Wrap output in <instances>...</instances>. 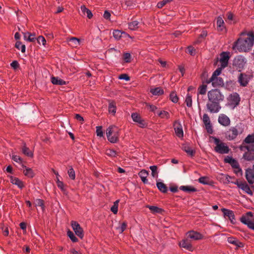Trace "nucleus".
<instances>
[{
    "instance_id": "1",
    "label": "nucleus",
    "mask_w": 254,
    "mask_h": 254,
    "mask_svg": "<svg viewBox=\"0 0 254 254\" xmlns=\"http://www.w3.org/2000/svg\"><path fill=\"white\" fill-rule=\"evenodd\" d=\"M208 102L206 107L209 112L211 113H216L219 112L221 108L220 103L223 101L224 95L217 89H212L207 93Z\"/></svg>"
},
{
    "instance_id": "2",
    "label": "nucleus",
    "mask_w": 254,
    "mask_h": 254,
    "mask_svg": "<svg viewBox=\"0 0 254 254\" xmlns=\"http://www.w3.org/2000/svg\"><path fill=\"white\" fill-rule=\"evenodd\" d=\"M254 44V35L248 34L245 38H239L235 42L233 49H237L239 52H247L252 49Z\"/></svg>"
},
{
    "instance_id": "3",
    "label": "nucleus",
    "mask_w": 254,
    "mask_h": 254,
    "mask_svg": "<svg viewBox=\"0 0 254 254\" xmlns=\"http://www.w3.org/2000/svg\"><path fill=\"white\" fill-rule=\"evenodd\" d=\"M106 135L108 140L110 142L116 143L119 140V129L115 126H110L106 130Z\"/></svg>"
},
{
    "instance_id": "4",
    "label": "nucleus",
    "mask_w": 254,
    "mask_h": 254,
    "mask_svg": "<svg viewBox=\"0 0 254 254\" xmlns=\"http://www.w3.org/2000/svg\"><path fill=\"white\" fill-rule=\"evenodd\" d=\"M213 139L214 143L216 145L214 150L216 152L220 154H227L229 152V147L227 144L220 140L219 139L215 137H211Z\"/></svg>"
},
{
    "instance_id": "5",
    "label": "nucleus",
    "mask_w": 254,
    "mask_h": 254,
    "mask_svg": "<svg viewBox=\"0 0 254 254\" xmlns=\"http://www.w3.org/2000/svg\"><path fill=\"white\" fill-rule=\"evenodd\" d=\"M245 148L247 150V152L243 154V158L247 161H254V148L251 145H248L245 147H241V149Z\"/></svg>"
},
{
    "instance_id": "6",
    "label": "nucleus",
    "mask_w": 254,
    "mask_h": 254,
    "mask_svg": "<svg viewBox=\"0 0 254 254\" xmlns=\"http://www.w3.org/2000/svg\"><path fill=\"white\" fill-rule=\"evenodd\" d=\"M246 62V59L244 57L238 56L234 59L233 64L240 71L245 65Z\"/></svg>"
},
{
    "instance_id": "7",
    "label": "nucleus",
    "mask_w": 254,
    "mask_h": 254,
    "mask_svg": "<svg viewBox=\"0 0 254 254\" xmlns=\"http://www.w3.org/2000/svg\"><path fill=\"white\" fill-rule=\"evenodd\" d=\"M240 133H241V132L238 130L237 127H232L225 133L226 137L229 140H232L235 139Z\"/></svg>"
},
{
    "instance_id": "8",
    "label": "nucleus",
    "mask_w": 254,
    "mask_h": 254,
    "mask_svg": "<svg viewBox=\"0 0 254 254\" xmlns=\"http://www.w3.org/2000/svg\"><path fill=\"white\" fill-rule=\"evenodd\" d=\"M234 184L245 192L251 195H253L252 191L251 190L249 186L246 183L237 181L236 182H235Z\"/></svg>"
},
{
    "instance_id": "9",
    "label": "nucleus",
    "mask_w": 254,
    "mask_h": 254,
    "mask_svg": "<svg viewBox=\"0 0 254 254\" xmlns=\"http://www.w3.org/2000/svg\"><path fill=\"white\" fill-rule=\"evenodd\" d=\"M229 58V52H223L220 54L219 61L222 68H225L227 66Z\"/></svg>"
},
{
    "instance_id": "10",
    "label": "nucleus",
    "mask_w": 254,
    "mask_h": 254,
    "mask_svg": "<svg viewBox=\"0 0 254 254\" xmlns=\"http://www.w3.org/2000/svg\"><path fill=\"white\" fill-rule=\"evenodd\" d=\"M174 128L176 134L180 138H182L184 136V132L181 122L176 121L174 124Z\"/></svg>"
},
{
    "instance_id": "11",
    "label": "nucleus",
    "mask_w": 254,
    "mask_h": 254,
    "mask_svg": "<svg viewBox=\"0 0 254 254\" xmlns=\"http://www.w3.org/2000/svg\"><path fill=\"white\" fill-rule=\"evenodd\" d=\"M228 100L231 105L236 107L239 104L240 98L238 93H234L229 96Z\"/></svg>"
},
{
    "instance_id": "12",
    "label": "nucleus",
    "mask_w": 254,
    "mask_h": 254,
    "mask_svg": "<svg viewBox=\"0 0 254 254\" xmlns=\"http://www.w3.org/2000/svg\"><path fill=\"white\" fill-rule=\"evenodd\" d=\"M71 226L75 234L80 238L82 239L84 237L83 230L79 223H71Z\"/></svg>"
},
{
    "instance_id": "13",
    "label": "nucleus",
    "mask_w": 254,
    "mask_h": 254,
    "mask_svg": "<svg viewBox=\"0 0 254 254\" xmlns=\"http://www.w3.org/2000/svg\"><path fill=\"white\" fill-rule=\"evenodd\" d=\"M179 245L181 248H184L190 252H192L193 250L191 242L188 238L181 241L179 243Z\"/></svg>"
},
{
    "instance_id": "14",
    "label": "nucleus",
    "mask_w": 254,
    "mask_h": 254,
    "mask_svg": "<svg viewBox=\"0 0 254 254\" xmlns=\"http://www.w3.org/2000/svg\"><path fill=\"white\" fill-rule=\"evenodd\" d=\"M67 42L69 46L72 48H77L80 46L81 41L76 37H71L67 39Z\"/></svg>"
},
{
    "instance_id": "15",
    "label": "nucleus",
    "mask_w": 254,
    "mask_h": 254,
    "mask_svg": "<svg viewBox=\"0 0 254 254\" xmlns=\"http://www.w3.org/2000/svg\"><path fill=\"white\" fill-rule=\"evenodd\" d=\"M246 178L250 184L254 183V171L253 169L248 168L246 170Z\"/></svg>"
},
{
    "instance_id": "16",
    "label": "nucleus",
    "mask_w": 254,
    "mask_h": 254,
    "mask_svg": "<svg viewBox=\"0 0 254 254\" xmlns=\"http://www.w3.org/2000/svg\"><path fill=\"white\" fill-rule=\"evenodd\" d=\"M218 121L220 124L225 127L228 126L230 124V119L224 114L220 115Z\"/></svg>"
},
{
    "instance_id": "17",
    "label": "nucleus",
    "mask_w": 254,
    "mask_h": 254,
    "mask_svg": "<svg viewBox=\"0 0 254 254\" xmlns=\"http://www.w3.org/2000/svg\"><path fill=\"white\" fill-rule=\"evenodd\" d=\"M188 238L192 240H199L202 238V235L196 231H190L187 233Z\"/></svg>"
},
{
    "instance_id": "18",
    "label": "nucleus",
    "mask_w": 254,
    "mask_h": 254,
    "mask_svg": "<svg viewBox=\"0 0 254 254\" xmlns=\"http://www.w3.org/2000/svg\"><path fill=\"white\" fill-rule=\"evenodd\" d=\"M9 178L10 182L13 185H16L19 189H22L24 187V183L18 178L13 176H10Z\"/></svg>"
},
{
    "instance_id": "19",
    "label": "nucleus",
    "mask_w": 254,
    "mask_h": 254,
    "mask_svg": "<svg viewBox=\"0 0 254 254\" xmlns=\"http://www.w3.org/2000/svg\"><path fill=\"white\" fill-rule=\"evenodd\" d=\"M225 217H228L231 222L235 220V215L233 211L226 208L221 209Z\"/></svg>"
},
{
    "instance_id": "20",
    "label": "nucleus",
    "mask_w": 254,
    "mask_h": 254,
    "mask_svg": "<svg viewBox=\"0 0 254 254\" xmlns=\"http://www.w3.org/2000/svg\"><path fill=\"white\" fill-rule=\"evenodd\" d=\"M131 118L134 122L138 123L140 127H143L145 126V124L144 121L141 120L140 117L137 113H132Z\"/></svg>"
},
{
    "instance_id": "21",
    "label": "nucleus",
    "mask_w": 254,
    "mask_h": 254,
    "mask_svg": "<svg viewBox=\"0 0 254 254\" xmlns=\"http://www.w3.org/2000/svg\"><path fill=\"white\" fill-rule=\"evenodd\" d=\"M80 14L82 16H85L89 18L90 19L92 17L93 14L91 12V11L86 7V6L84 5H82L80 7Z\"/></svg>"
},
{
    "instance_id": "22",
    "label": "nucleus",
    "mask_w": 254,
    "mask_h": 254,
    "mask_svg": "<svg viewBox=\"0 0 254 254\" xmlns=\"http://www.w3.org/2000/svg\"><path fill=\"white\" fill-rule=\"evenodd\" d=\"M224 162L231 165L233 168L238 167L239 165L238 161L231 156H227L224 159Z\"/></svg>"
},
{
    "instance_id": "23",
    "label": "nucleus",
    "mask_w": 254,
    "mask_h": 254,
    "mask_svg": "<svg viewBox=\"0 0 254 254\" xmlns=\"http://www.w3.org/2000/svg\"><path fill=\"white\" fill-rule=\"evenodd\" d=\"M249 78L248 75L241 73L238 78V81L243 86H246L249 82Z\"/></svg>"
},
{
    "instance_id": "24",
    "label": "nucleus",
    "mask_w": 254,
    "mask_h": 254,
    "mask_svg": "<svg viewBox=\"0 0 254 254\" xmlns=\"http://www.w3.org/2000/svg\"><path fill=\"white\" fill-rule=\"evenodd\" d=\"M34 205L37 207L38 211H41L42 212H44L45 206L44 201L41 199H36L34 201Z\"/></svg>"
},
{
    "instance_id": "25",
    "label": "nucleus",
    "mask_w": 254,
    "mask_h": 254,
    "mask_svg": "<svg viewBox=\"0 0 254 254\" xmlns=\"http://www.w3.org/2000/svg\"><path fill=\"white\" fill-rule=\"evenodd\" d=\"M253 214L251 212H248L244 215L241 218V222H252Z\"/></svg>"
},
{
    "instance_id": "26",
    "label": "nucleus",
    "mask_w": 254,
    "mask_h": 254,
    "mask_svg": "<svg viewBox=\"0 0 254 254\" xmlns=\"http://www.w3.org/2000/svg\"><path fill=\"white\" fill-rule=\"evenodd\" d=\"M51 82L54 85H65L67 82L59 77H51Z\"/></svg>"
},
{
    "instance_id": "27",
    "label": "nucleus",
    "mask_w": 254,
    "mask_h": 254,
    "mask_svg": "<svg viewBox=\"0 0 254 254\" xmlns=\"http://www.w3.org/2000/svg\"><path fill=\"white\" fill-rule=\"evenodd\" d=\"M228 242L230 244L235 245L237 248H242L244 247V244L242 242L233 237H229L228 238Z\"/></svg>"
},
{
    "instance_id": "28",
    "label": "nucleus",
    "mask_w": 254,
    "mask_h": 254,
    "mask_svg": "<svg viewBox=\"0 0 254 254\" xmlns=\"http://www.w3.org/2000/svg\"><path fill=\"white\" fill-rule=\"evenodd\" d=\"M209 82L212 83V85L214 87H217L223 85V80L221 77L210 79Z\"/></svg>"
},
{
    "instance_id": "29",
    "label": "nucleus",
    "mask_w": 254,
    "mask_h": 254,
    "mask_svg": "<svg viewBox=\"0 0 254 254\" xmlns=\"http://www.w3.org/2000/svg\"><path fill=\"white\" fill-rule=\"evenodd\" d=\"M138 175L144 184L148 183L147 177L148 175V172L147 171L145 170H142L138 173Z\"/></svg>"
},
{
    "instance_id": "30",
    "label": "nucleus",
    "mask_w": 254,
    "mask_h": 254,
    "mask_svg": "<svg viewBox=\"0 0 254 254\" xmlns=\"http://www.w3.org/2000/svg\"><path fill=\"white\" fill-rule=\"evenodd\" d=\"M22 152L25 155L29 157L33 156V151L30 150L29 148L26 146V144L24 143L21 148Z\"/></svg>"
},
{
    "instance_id": "31",
    "label": "nucleus",
    "mask_w": 254,
    "mask_h": 254,
    "mask_svg": "<svg viewBox=\"0 0 254 254\" xmlns=\"http://www.w3.org/2000/svg\"><path fill=\"white\" fill-rule=\"evenodd\" d=\"M24 39L27 41L33 42L35 40V34H31L29 32H26L23 33Z\"/></svg>"
},
{
    "instance_id": "32",
    "label": "nucleus",
    "mask_w": 254,
    "mask_h": 254,
    "mask_svg": "<svg viewBox=\"0 0 254 254\" xmlns=\"http://www.w3.org/2000/svg\"><path fill=\"white\" fill-rule=\"evenodd\" d=\"M180 189L183 191L186 192H195L197 190L192 186H182L180 187Z\"/></svg>"
},
{
    "instance_id": "33",
    "label": "nucleus",
    "mask_w": 254,
    "mask_h": 254,
    "mask_svg": "<svg viewBox=\"0 0 254 254\" xmlns=\"http://www.w3.org/2000/svg\"><path fill=\"white\" fill-rule=\"evenodd\" d=\"M150 92L153 95L159 96L164 94L163 90L160 87H156L150 89Z\"/></svg>"
},
{
    "instance_id": "34",
    "label": "nucleus",
    "mask_w": 254,
    "mask_h": 254,
    "mask_svg": "<svg viewBox=\"0 0 254 254\" xmlns=\"http://www.w3.org/2000/svg\"><path fill=\"white\" fill-rule=\"evenodd\" d=\"M139 22L136 20L128 23V28L131 30H136L139 28Z\"/></svg>"
},
{
    "instance_id": "35",
    "label": "nucleus",
    "mask_w": 254,
    "mask_h": 254,
    "mask_svg": "<svg viewBox=\"0 0 254 254\" xmlns=\"http://www.w3.org/2000/svg\"><path fill=\"white\" fill-rule=\"evenodd\" d=\"M157 115L161 119H168L170 118V114L166 111H159L157 112Z\"/></svg>"
},
{
    "instance_id": "36",
    "label": "nucleus",
    "mask_w": 254,
    "mask_h": 254,
    "mask_svg": "<svg viewBox=\"0 0 254 254\" xmlns=\"http://www.w3.org/2000/svg\"><path fill=\"white\" fill-rule=\"evenodd\" d=\"M24 167L25 168L23 170L24 175L29 178H33L34 176L33 170L31 168H27L26 166Z\"/></svg>"
},
{
    "instance_id": "37",
    "label": "nucleus",
    "mask_w": 254,
    "mask_h": 254,
    "mask_svg": "<svg viewBox=\"0 0 254 254\" xmlns=\"http://www.w3.org/2000/svg\"><path fill=\"white\" fill-rule=\"evenodd\" d=\"M156 186L158 190L161 192L165 193L167 191V187L162 182H157Z\"/></svg>"
},
{
    "instance_id": "38",
    "label": "nucleus",
    "mask_w": 254,
    "mask_h": 254,
    "mask_svg": "<svg viewBox=\"0 0 254 254\" xmlns=\"http://www.w3.org/2000/svg\"><path fill=\"white\" fill-rule=\"evenodd\" d=\"M109 112L113 115H115L116 113V106L115 102H110L109 104Z\"/></svg>"
},
{
    "instance_id": "39",
    "label": "nucleus",
    "mask_w": 254,
    "mask_h": 254,
    "mask_svg": "<svg viewBox=\"0 0 254 254\" xmlns=\"http://www.w3.org/2000/svg\"><path fill=\"white\" fill-rule=\"evenodd\" d=\"M224 22L221 17H218L217 20V26L219 30H222L224 28Z\"/></svg>"
},
{
    "instance_id": "40",
    "label": "nucleus",
    "mask_w": 254,
    "mask_h": 254,
    "mask_svg": "<svg viewBox=\"0 0 254 254\" xmlns=\"http://www.w3.org/2000/svg\"><path fill=\"white\" fill-rule=\"evenodd\" d=\"M147 207L153 213H160L162 211V209L156 206H147Z\"/></svg>"
},
{
    "instance_id": "41",
    "label": "nucleus",
    "mask_w": 254,
    "mask_h": 254,
    "mask_svg": "<svg viewBox=\"0 0 254 254\" xmlns=\"http://www.w3.org/2000/svg\"><path fill=\"white\" fill-rule=\"evenodd\" d=\"M121 224L120 226L115 227V228L118 233L121 234L122 233L125 229L127 228V224L126 223H119Z\"/></svg>"
},
{
    "instance_id": "42",
    "label": "nucleus",
    "mask_w": 254,
    "mask_h": 254,
    "mask_svg": "<svg viewBox=\"0 0 254 254\" xmlns=\"http://www.w3.org/2000/svg\"><path fill=\"white\" fill-rule=\"evenodd\" d=\"M113 36L114 37L117 39H119L121 37L123 34L127 35L125 32H122L120 30H116L113 32Z\"/></svg>"
},
{
    "instance_id": "43",
    "label": "nucleus",
    "mask_w": 254,
    "mask_h": 254,
    "mask_svg": "<svg viewBox=\"0 0 254 254\" xmlns=\"http://www.w3.org/2000/svg\"><path fill=\"white\" fill-rule=\"evenodd\" d=\"M150 169L151 170V175L153 178H157L158 177V172H157V167L156 166L153 165L149 167Z\"/></svg>"
},
{
    "instance_id": "44",
    "label": "nucleus",
    "mask_w": 254,
    "mask_h": 254,
    "mask_svg": "<svg viewBox=\"0 0 254 254\" xmlns=\"http://www.w3.org/2000/svg\"><path fill=\"white\" fill-rule=\"evenodd\" d=\"M119 202V200H117L114 202L113 205L111 208V210L114 214H117L118 211V204Z\"/></svg>"
},
{
    "instance_id": "45",
    "label": "nucleus",
    "mask_w": 254,
    "mask_h": 254,
    "mask_svg": "<svg viewBox=\"0 0 254 254\" xmlns=\"http://www.w3.org/2000/svg\"><path fill=\"white\" fill-rule=\"evenodd\" d=\"M207 90V85L203 84L201 85L198 89V94L204 95Z\"/></svg>"
},
{
    "instance_id": "46",
    "label": "nucleus",
    "mask_w": 254,
    "mask_h": 254,
    "mask_svg": "<svg viewBox=\"0 0 254 254\" xmlns=\"http://www.w3.org/2000/svg\"><path fill=\"white\" fill-rule=\"evenodd\" d=\"M224 68H222V66H221L220 67L218 68L213 73L210 79H214L215 78H217L218 76L220 75L221 73L222 69Z\"/></svg>"
},
{
    "instance_id": "47",
    "label": "nucleus",
    "mask_w": 254,
    "mask_h": 254,
    "mask_svg": "<svg viewBox=\"0 0 254 254\" xmlns=\"http://www.w3.org/2000/svg\"><path fill=\"white\" fill-rule=\"evenodd\" d=\"M15 47L18 50H21V52L24 53L25 52V46L22 45L20 42H17L15 44Z\"/></svg>"
},
{
    "instance_id": "48",
    "label": "nucleus",
    "mask_w": 254,
    "mask_h": 254,
    "mask_svg": "<svg viewBox=\"0 0 254 254\" xmlns=\"http://www.w3.org/2000/svg\"><path fill=\"white\" fill-rule=\"evenodd\" d=\"M185 102L186 103V105L188 107H191L192 106V99H191V96L188 94L186 96V100H185Z\"/></svg>"
},
{
    "instance_id": "49",
    "label": "nucleus",
    "mask_w": 254,
    "mask_h": 254,
    "mask_svg": "<svg viewBox=\"0 0 254 254\" xmlns=\"http://www.w3.org/2000/svg\"><path fill=\"white\" fill-rule=\"evenodd\" d=\"M67 235L73 242H77V238L75 236L74 234L71 231L68 230L67 232Z\"/></svg>"
},
{
    "instance_id": "50",
    "label": "nucleus",
    "mask_w": 254,
    "mask_h": 254,
    "mask_svg": "<svg viewBox=\"0 0 254 254\" xmlns=\"http://www.w3.org/2000/svg\"><path fill=\"white\" fill-rule=\"evenodd\" d=\"M244 141L247 143H254V134L248 135Z\"/></svg>"
},
{
    "instance_id": "51",
    "label": "nucleus",
    "mask_w": 254,
    "mask_h": 254,
    "mask_svg": "<svg viewBox=\"0 0 254 254\" xmlns=\"http://www.w3.org/2000/svg\"><path fill=\"white\" fill-rule=\"evenodd\" d=\"M198 182L199 183L203 185H208L209 184V179L206 177H201L199 178Z\"/></svg>"
},
{
    "instance_id": "52",
    "label": "nucleus",
    "mask_w": 254,
    "mask_h": 254,
    "mask_svg": "<svg viewBox=\"0 0 254 254\" xmlns=\"http://www.w3.org/2000/svg\"><path fill=\"white\" fill-rule=\"evenodd\" d=\"M170 100L173 102V103H177L178 101V97L175 92H172L170 95Z\"/></svg>"
},
{
    "instance_id": "53",
    "label": "nucleus",
    "mask_w": 254,
    "mask_h": 254,
    "mask_svg": "<svg viewBox=\"0 0 254 254\" xmlns=\"http://www.w3.org/2000/svg\"><path fill=\"white\" fill-rule=\"evenodd\" d=\"M37 42L39 44H42L44 46H45L46 44V40L43 36H38L37 39Z\"/></svg>"
},
{
    "instance_id": "54",
    "label": "nucleus",
    "mask_w": 254,
    "mask_h": 254,
    "mask_svg": "<svg viewBox=\"0 0 254 254\" xmlns=\"http://www.w3.org/2000/svg\"><path fill=\"white\" fill-rule=\"evenodd\" d=\"M105 153L107 155L110 157H115L117 155V152L111 149H107Z\"/></svg>"
},
{
    "instance_id": "55",
    "label": "nucleus",
    "mask_w": 254,
    "mask_h": 254,
    "mask_svg": "<svg viewBox=\"0 0 254 254\" xmlns=\"http://www.w3.org/2000/svg\"><path fill=\"white\" fill-rule=\"evenodd\" d=\"M67 174L69 178L72 180H74L75 178V172L73 169L71 167L67 171Z\"/></svg>"
},
{
    "instance_id": "56",
    "label": "nucleus",
    "mask_w": 254,
    "mask_h": 254,
    "mask_svg": "<svg viewBox=\"0 0 254 254\" xmlns=\"http://www.w3.org/2000/svg\"><path fill=\"white\" fill-rule=\"evenodd\" d=\"M202 120L205 126L211 124L209 117L206 114L203 115Z\"/></svg>"
},
{
    "instance_id": "57",
    "label": "nucleus",
    "mask_w": 254,
    "mask_h": 254,
    "mask_svg": "<svg viewBox=\"0 0 254 254\" xmlns=\"http://www.w3.org/2000/svg\"><path fill=\"white\" fill-rule=\"evenodd\" d=\"M184 150L187 152L189 155L192 156L193 154V151L189 146H185L183 147Z\"/></svg>"
},
{
    "instance_id": "58",
    "label": "nucleus",
    "mask_w": 254,
    "mask_h": 254,
    "mask_svg": "<svg viewBox=\"0 0 254 254\" xmlns=\"http://www.w3.org/2000/svg\"><path fill=\"white\" fill-rule=\"evenodd\" d=\"M146 106L149 108L150 111L157 114V112L158 111H157L158 108L157 106L149 104H147Z\"/></svg>"
},
{
    "instance_id": "59",
    "label": "nucleus",
    "mask_w": 254,
    "mask_h": 254,
    "mask_svg": "<svg viewBox=\"0 0 254 254\" xmlns=\"http://www.w3.org/2000/svg\"><path fill=\"white\" fill-rule=\"evenodd\" d=\"M57 184L58 187L63 191H64V184L63 182L60 180L59 178L57 179Z\"/></svg>"
},
{
    "instance_id": "60",
    "label": "nucleus",
    "mask_w": 254,
    "mask_h": 254,
    "mask_svg": "<svg viewBox=\"0 0 254 254\" xmlns=\"http://www.w3.org/2000/svg\"><path fill=\"white\" fill-rule=\"evenodd\" d=\"M96 133L98 136L102 137L103 136V132L101 127L98 126L96 127Z\"/></svg>"
},
{
    "instance_id": "61",
    "label": "nucleus",
    "mask_w": 254,
    "mask_h": 254,
    "mask_svg": "<svg viewBox=\"0 0 254 254\" xmlns=\"http://www.w3.org/2000/svg\"><path fill=\"white\" fill-rule=\"evenodd\" d=\"M234 169V172L237 175L242 176L243 175V171L239 165L238 167H236Z\"/></svg>"
},
{
    "instance_id": "62",
    "label": "nucleus",
    "mask_w": 254,
    "mask_h": 254,
    "mask_svg": "<svg viewBox=\"0 0 254 254\" xmlns=\"http://www.w3.org/2000/svg\"><path fill=\"white\" fill-rule=\"evenodd\" d=\"M124 59L126 63H129L130 62L131 55L128 53H126L124 55Z\"/></svg>"
},
{
    "instance_id": "63",
    "label": "nucleus",
    "mask_w": 254,
    "mask_h": 254,
    "mask_svg": "<svg viewBox=\"0 0 254 254\" xmlns=\"http://www.w3.org/2000/svg\"><path fill=\"white\" fill-rule=\"evenodd\" d=\"M12 159L15 162H18V163H21L22 162V159L18 155H13L12 156Z\"/></svg>"
},
{
    "instance_id": "64",
    "label": "nucleus",
    "mask_w": 254,
    "mask_h": 254,
    "mask_svg": "<svg viewBox=\"0 0 254 254\" xmlns=\"http://www.w3.org/2000/svg\"><path fill=\"white\" fill-rule=\"evenodd\" d=\"M119 78L120 79L125 80L126 81H128L129 80V76L127 74H121L119 76Z\"/></svg>"
}]
</instances>
